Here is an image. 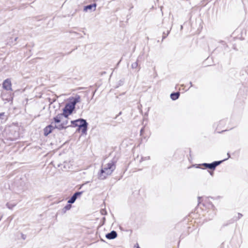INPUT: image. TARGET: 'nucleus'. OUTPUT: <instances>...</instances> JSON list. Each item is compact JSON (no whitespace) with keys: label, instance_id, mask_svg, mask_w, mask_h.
Listing matches in <instances>:
<instances>
[{"label":"nucleus","instance_id":"nucleus-20","mask_svg":"<svg viewBox=\"0 0 248 248\" xmlns=\"http://www.w3.org/2000/svg\"><path fill=\"white\" fill-rule=\"evenodd\" d=\"M93 1H95V0H93Z\"/></svg>","mask_w":248,"mask_h":248},{"label":"nucleus","instance_id":"nucleus-8","mask_svg":"<svg viewBox=\"0 0 248 248\" xmlns=\"http://www.w3.org/2000/svg\"><path fill=\"white\" fill-rule=\"evenodd\" d=\"M82 192H78L75 193L74 195L71 197V198L68 201V202L69 203H74L75 201L76 200L77 197L78 196H79L81 195Z\"/></svg>","mask_w":248,"mask_h":248},{"label":"nucleus","instance_id":"nucleus-6","mask_svg":"<svg viewBox=\"0 0 248 248\" xmlns=\"http://www.w3.org/2000/svg\"><path fill=\"white\" fill-rule=\"evenodd\" d=\"M227 158L226 159H225L222 161H216V162H213V163H211V164H207V163H204L203 164V166H205L207 168H208L209 169H214L216 166H217V165H218L219 164H220L222 161L226 160Z\"/></svg>","mask_w":248,"mask_h":248},{"label":"nucleus","instance_id":"nucleus-19","mask_svg":"<svg viewBox=\"0 0 248 248\" xmlns=\"http://www.w3.org/2000/svg\"><path fill=\"white\" fill-rule=\"evenodd\" d=\"M228 158H229L230 157V155L229 154H228Z\"/></svg>","mask_w":248,"mask_h":248},{"label":"nucleus","instance_id":"nucleus-7","mask_svg":"<svg viewBox=\"0 0 248 248\" xmlns=\"http://www.w3.org/2000/svg\"><path fill=\"white\" fill-rule=\"evenodd\" d=\"M96 6L97 4L95 3H94L92 4L85 6L83 8V11L84 12H88L89 11H94L96 10Z\"/></svg>","mask_w":248,"mask_h":248},{"label":"nucleus","instance_id":"nucleus-11","mask_svg":"<svg viewBox=\"0 0 248 248\" xmlns=\"http://www.w3.org/2000/svg\"><path fill=\"white\" fill-rule=\"evenodd\" d=\"M87 130V123L83 124V126L78 127V130L81 131L82 134H85Z\"/></svg>","mask_w":248,"mask_h":248},{"label":"nucleus","instance_id":"nucleus-5","mask_svg":"<svg viewBox=\"0 0 248 248\" xmlns=\"http://www.w3.org/2000/svg\"><path fill=\"white\" fill-rule=\"evenodd\" d=\"M71 124H72L75 126H77L78 127L83 126V124H85L86 121L84 119H78L75 121H72L71 122Z\"/></svg>","mask_w":248,"mask_h":248},{"label":"nucleus","instance_id":"nucleus-1","mask_svg":"<svg viewBox=\"0 0 248 248\" xmlns=\"http://www.w3.org/2000/svg\"><path fill=\"white\" fill-rule=\"evenodd\" d=\"M54 122L56 124L55 127L62 130L67 128L68 125V117L62 114H58L54 118Z\"/></svg>","mask_w":248,"mask_h":248},{"label":"nucleus","instance_id":"nucleus-16","mask_svg":"<svg viewBox=\"0 0 248 248\" xmlns=\"http://www.w3.org/2000/svg\"><path fill=\"white\" fill-rule=\"evenodd\" d=\"M137 65H138V63H137V62H134V63H133V64H132V68H136V67H137Z\"/></svg>","mask_w":248,"mask_h":248},{"label":"nucleus","instance_id":"nucleus-4","mask_svg":"<svg viewBox=\"0 0 248 248\" xmlns=\"http://www.w3.org/2000/svg\"><path fill=\"white\" fill-rule=\"evenodd\" d=\"M3 88L7 91H11L12 90V84L10 79H5L2 84Z\"/></svg>","mask_w":248,"mask_h":248},{"label":"nucleus","instance_id":"nucleus-13","mask_svg":"<svg viewBox=\"0 0 248 248\" xmlns=\"http://www.w3.org/2000/svg\"><path fill=\"white\" fill-rule=\"evenodd\" d=\"M179 96V93H173L171 94L170 97L172 100H175L177 99V98H178Z\"/></svg>","mask_w":248,"mask_h":248},{"label":"nucleus","instance_id":"nucleus-2","mask_svg":"<svg viewBox=\"0 0 248 248\" xmlns=\"http://www.w3.org/2000/svg\"><path fill=\"white\" fill-rule=\"evenodd\" d=\"M115 169V165L113 161H111L103 166L99 175L101 179H105L108 175H110Z\"/></svg>","mask_w":248,"mask_h":248},{"label":"nucleus","instance_id":"nucleus-12","mask_svg":"<svg viewBox=\"0 0 248 248\" xmlns=\"http://www.w3.org/2000/svg\"><path fill=\"white\" fill-rule=\"evenodd\" d=\"M7 119V116L4 112L0 113V124L6 121Z\"/></svg>","mask_w":248,"mask_h":248},{"label":"nucleus","instance_id":"nucleus-9","mask_svg":"<svg viewBox=\"0 0 248 248\" xmlns=\"http://www.w3.org/2000/svg\"><path fill=\"white\" fill-rule=\"evenodd\" d=\"M117 233L115 231H112L111 232L106 234V237L109 239H112L117 237Z\"/></svg>","mask_w":248,"mask_h":248},{"label":"nucleus","instance_id":"nucleus-14","mask_svg":"<svg viewBox=\"0 0 248 248\" xmlns=\"http://www.w3.org/2000/svg\"><path fill=\"white\" fill-rule=\"evenodd\" d=\"M16 206L15 204H13L11 203H7L6 204V206L7 208H8L10 209H12L13 207H14Z\"/></svg>","mask_w":248,"mask_h":248},{"label":"nucleus","instance_id":"nucleus-17","mask_svg":"<svg viewBox=\"0 0 248 248\" xmlns=\"http://www.w3.org/2000/svg\"><path fill=\"white\" fill-rule=\"evenodd\" d=\"M134 248H140L138 245L135 246Z\"/></svg>","mask_w":248,"mask_h":248},{"label":"nucleus","instance_id":"nucleus-18","mask_svg":"<svg viewBox=\"0 0 248 248\" xmlns=\"http://www.w3.org/2000/svg\"><path fill=\"white\" fill-rule=\"evenodd\" d=\"M134 248H140L138 245L135 246Z\"/></svg>","mask_w":248,"mask_h":248},{"label":"nucleus","instance_id":"nucleus-15","mask_svg":"<svg viewBox=\"0 0 248 248\" xmlns=\"http://www.w3.org/2000/svg\"><path fill=\"white\" fill-rule=\"evenodd\" d=\"M71 208V205H70V204H68V205H67L66 206H65L64 209H65L66 210H69Z\"/></svg>","mask_w":248,"mask_h":248},{"label":"nucleus","instance_id":"nucleus-10","mask_svg":"<svg viewBox=\"0 0 248 248\" xmlns=\"http://www.w3.org/2000/svg\"><path fill=\"white\" fill-rule=\"evenodd\" d=\"M53 128H54L53 126L52 125H48V126H46L44 129V134H45V135L47 136L49 133H50Z\"/></svg>","mask_w":248,"mask_h":248},{"label":"nucleus","instance_id":"nucleus-3","mask_svg":"<svg viewBox=\"0 0 248 248\" xmlns=\"http://www.w3.org/2000/svg\"><path fill=\"white\" fill-rule=\"evenodd\" d=\"M80 101L79 96L73 97L70 99L69 102L65 106L63 109V113H61L66 116L70 115L75 108L76 104Z\"/></svg>","mask_w":248,"mask_h":248}]
</instances>
